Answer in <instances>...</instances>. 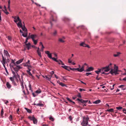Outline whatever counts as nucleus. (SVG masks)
<instances>
[{
    "label": "nucleus",
    "instance_id": "obj_1",
    "mask_svg": "<svg viewBox=\"0 0 126 126\" xmlns=\"http://www.w3.org/2000/svg\"><path fill=\"white\" fill-rule=\"evenodd\" d=\"M89 119V118L88 115L83 117V121L81 123L82 126H87L88 125V121Z\"/></svg>",
    "mask_w": 126,
    "mask_h": 126
},
{
    "label": "nucleus",
    "instance_id": "obj_2",
    "mask_svg": "<svg viewBox=\"0 0 126 126\" xmlns=\"http://www.w3.org/2000/svg\"><path fill=\"white\" fill-rule=\"evenodd\" d=\"M72 71L77 70L78 71L81 72L84 71V66L82 65L81 68L79 69V68H71L69 67V70Z\"/></svg>",
    "mask_w": 126,
    "mask_h": 126
},
{
    "label": "nucleus",
    "instance_id": "obj_3",
    "mask_svg": "<svg viewBox=\"0 0 126 126\" xmlns=\"http://www.w3.org/2000/svg\"><path fill=\"white\" fill-rule=\"evenodd\" d=\"M28 118L30 120L32 121L33 124H35L37 123V119L35 118L33 115L32 116H29L28 117Z\"/></svg>",
    "mask_w": 126,
    "mask_h": 126
},
{
    "label": "nucleus",
    "instance_id": "obj_4",
    "mask_svg": "<svg viewBox=\"0 0 126 126\" xmlns=\"http://www.w3.org/2000/svg\"><path fill=\"white\" fill-rule=\"evenodd\" d=\"M37 36L36 34H31L30 36V37L32 40V41L34 42V44L36 45L37 42V40H35L34 38Z\"/></svg>",
    "mask_w": 126,
    "mask_h": 126
},
{
    "label": "nucleus",
    "instance_id": "obj_5",
    "mask_svg": "<svg viewBox=\"0 0 126 126\" xmlns=\"http://www.w3.org/2000/svg\"><path fill=\"white\" fill-rule=\"evenodd\" d=\"M112 64L111 63H110V64L108 66L105 67H103L102 68V70H104L105 72H108L111 68V66Z\"/></svg>",
    "mask_w": 126,
    "mask_h": 126
},
{
    "label": "nucleus",
    "instance_id": "obj_6",
    "mask_svg": "<svg viewBox=\"0 0 126 126\" xmlns=\"http://www.w3.org/2000/svg\"><path fill=\"white\" fill-rule=\"evenodd\" d=\"M17 21H19V22L18 23H16L17 26L19 28V27H20L21 28V27H22V25L21 23V20L20 19L19 17H17Z\"/></svg>",
    "mask_w": 126,
    "mask_h": 126
},
{
    "label": "nucleus",
    "instance_id": "obj_7",
    "mask_svg": "<svg viewBox=\"0 0 126 126\" xmlns=\"http://www.w3.org/2000/svg\"><path fill=\"white\" fill-rule=\"evenodd\" d=\"M2 60L1 61V62L3 66H4L6 63V59L4 57L3 54L2 55Z\"/></svg>",
    "mask_w": 126,
    "mask_h": 126
},
{
    "label": "nucleus",
    "instance_id": "obj_8",
    "mask_svg": "<svg viewBox=\"0 0 126 126\" xmlns=\"http://www.w3.org/2000/svg\"><path fill=\"white\" fill-rule=\"evenodd\" d=\"M46 54L47 55L48 57L49 58L51 59L52 58V55L51 53H50L49 51H45Z\"/></svg>",
    "mask_w": 126,
    "mask_h": 126
},
{
    "label": "nucleus",
    "instance_id": "obj_9",
    "mask_svg": "<svg viewBox=\"0 0 126 126\" xmlns=\"http://www.w3.org/2000/svg\"><path fill=\"white\" fill-rule=\"evenodd\" d=\"M56 15V14H54L50 18V19L52 21H56V19H54V16H55ZM51 25L52 26V23L51 21H50V22Z\"/></svg>",
    "mask_w": 126,
    "mask_h": 126
},
{
    "label": "nucleus",
    "instance_id": "obj_10",
    "mask_svg": "<svg viewBox=\"0 0 126 126\" xmlns=\"http://www.w3.org/2000/svg\"><path fill=\"white\" fill-rule=\"evenodd\" d=\"M3 53L4 55L6 56L7 58H9L10 57V56L7 50H4V51Z\"/></svg>",
    "mask_w": 126,
    "mask_h": 126
},
{
    "label": "nucleus",
    "instance_id": "obj_11",
    "mask_svg": "<svg viewBox=\"0 0 126 126\" xmlns=\"http://www.w3.org/2000/svg\"><path fill=\"white\" fill-rule=\"evenodd\" d=\"M43 77L44 78H45L47 80H48L49 81H50V80L51 78L52 77L51 76H50V75H47V76H45V77L43 76Z\"/></svg>",
    "mask_w": 126,
    "mask_h": 126
},
{
    "label": "nucleus",
    "instance_id": "obj_12",
    "mask_svg": "<svg viewBox=\"0 0 126 126\" xmlns=\"http://www.w3.org/2000/svg\"><path fill=\"white\" fill-rule=\"evenodd\" d=\"M94 69V68L91 67H89L88 69L86 70L85 71L86 72H89L93 70Z\"/></svg>",
    "mask_w": 126,
    "mask_h": 126
},
{
    "label": "nucleus",
    "instance_id": "obj_13",
    "mask_svg": "<svg viewBox=\"0 0 126 126\" xmlns=\"http://www.w3.org/2000/svg\"><path fill=\"white\" fill-rule=\"evenodd\" d=\"M26 47L27 48L28 50H29L31 46V44L29 42L28 44H25Z\"/></svg>",
    "mask_w": 126,
    "mask_h": 126
},
{
    "label": "nucleus",
    "instance_id": "obj_14",
    "mask_svg": "<svg viewBox=\"0 0 126 126\" xmlns=\"http://www.w3.org/2000/svg\"><path fill=\"white\" fill-rule=\"evenodd\" d=\"M61 67H62V68H63L68 70L69 71H70V70H69V66H66V65H64V66H61Z\"/></svg>",
    "mask_w": 126,
    "mask_h": 126
},
{
    "label": "nucleus",
    "instance_id": "obj_15",
    "mask_svg": "<svg viewBox=\"0 0 126 126\" xmlns=\"http://www.w3.org/2000/svg\"><path fill=\"white\" fill-rule=\"evenodd\" d=\"M6 85L7 88L8 89H10L11 87V85L8 82H7Z\"/></svg>",
    "mask_w": 126,
    "mask_h": 126
},
{
    "label": "nucleus",
    "instance_id": "obj_16",
    "mask_svg": "<svg viewBox=\"0 0 126 126\" xmlns=\"http://www.w3.org/2000/svg\"><path fill=\"white\" fill-rule=\"evenodd\" d=\"M18 17H19L18 16H15V17L13 16H12V17L14 18V19H15V20H14V21L16 23L17 22V21H18L17 20V18Z\"/></svg>",
    "mask_w": 126,
    "mask_h": 126
},
{
    "label": "nucleus",
    "instance_id": "obj_17",
    "mask_svg": "<svg viewBox=\"0 0 126 126\" xmlns=\"http://www.w3.org/2000/svg\"><path fill=\"white\" fill-rule=\"evenodd\" d=\"M77 100L79 101V103L80 102L82 103H84V100L82 99H80L79 98H77Z\"/></svg>",
    "mask_w": 126,
    "mask_h": 126
},
{
    "label": "nucleus",
    "instance_id": "obj_18",
    "mask_svg": "<svg viewBox=\"0 0 126 126\" xmlns=\"http://www.w3.org/2000/svg\"><path fill=\"white\" fill-rule=\"evenodd\" d=\"M23 60V59H21L20 60L16 62V63L17 64H19L21 63Z\"/></svg>",
    "mask_w": 126,
    "mask_h": 126
},
{
    "label": "nucleus",
    "instance_id": "obj_19",
    "mask_svg": "<svg viewBox=\"0 0 126 126\" xmlns=\"http://www.w3.org/2000/svg\"><path fill=\"white\" fill-rule=\"evenodd\" d=\"M121 54V53L120 52H117L116 54H115L113 55V56L114 57H117L119 56Z\"/></svg>",
    "mask_w": 126,
    "mask_h": 126
},
{
    "label": "nucleus",
    "instance_id": "obj_20",
    "mask_svg": "<svg viewBox=\"0 0 126 126\" xmlns=\"http://www.w3.org/2000/svg\"><path fill=\"white\" fill-rule=\"evenodd\" d=\"M20 85L21 86L22 88V89H24V86L23 85V80H20Z\"/></svg>",
    "mask_w": 126,
    "mask_h": 126
},
{
    "label": "nucleus",
    "instance_id": "obj_21",
    "mask_svg": "<svg viewBox=\"0 0 126 126\" xmlns=\"http://www.w3.org/2000/svg\"><path fill=\"white\" fill-rule=\"evenodd\" d=\"M8 38V40L10 41H11L12 40V37L10 36H8L6 37Z\"/></svg>",
    "mask_w": 126,
    "mask_h": 126
},
{
    "label": "nucleus",
    "instance_id": "obj_22",
    "mask_svg": "<svg viewBox=\"0 0 126 126\" xmlns=\"http://www.w3.org/2000/svg\"><path fill=\"white\" fill-rule=\"evenodd\" d=\"M59 84L62 87L65 86L66 87H67V86L64 84L62 83V82H59Z\"/></svg>",
    "mask_w": 126,
    "mask_h": 126
},
{
    "label": "nucleus",
    "instance_id": "obj_23",
    "mask_svg": "<svg viewBox=\"0 0 126 126\" xmlns=\"http://www.w3.org/2000/svg\"><path fill=\"white\" fill-rule=\"evenodd\" d=\"M27 72L30 76H31L32 78H34V76L32 75L30 71H27Z\"/></svg>",
    "mask_w": 126,
    "mask_h": 126
},
{
    "label": "nucleus",
    "instance_id": "obj_24",
    "mask_svg": "<svg viewBox=\"0 0 126 126\" xmlns=\"http://www.w3.org/2000/svg\"><path fill=\"white\" fill-rule=\"evenodd\" d=\"M80 46H83L84 47H86V44L84 42H82L80 44Z\"/></svg>",
    "mask_w": 126,
    "mask_h": 126
},
{
    "label": "nucleus",
    "instance_id": "obj_25",
    "mask_svg": "<svg viewBox=\"0 0 126 126\" xmlns=\"http://www.w3.org/2000/svg\"><path fill=\"white\" fill-rule=\"evenodd\" d=\"M40 51H39L38 50H37V52L38 54V55L40 57H41L42 56L41 55V53L40 52Z\"/></svg>",
    "mask_w": 126,
    "mask_h": 126
},
{
    "label": "nucleus",
    "instance_id": "obj_26",
    "mask_svg": "<svg viewBox=\"0 0 126 126\" xmlns=\"http://www.w3.org/2000/svg\"><path fill=\"white\" fill-rule=\"evenodd\" d=\"M8 10L9 11L10 10V0H9L8 2Z\"/></svg>",
    "mask_w": 126,
    "mask_h": 126
},
{
    "label": "nucleus",
    "instance_id": "obj_27",
    "mask_svg": "<svg viewBox=\"0 0 126 126\" xmlns=\"http://www.w3.org/2000/svg\"><path fill=\"white\" fill-rule=\"evenodd\" d=\"M101 102V101L100 100H96L93 103H95V104H97Z\"/></svg>",
    "mask_w": 126,
    "mask_h": 126
},
{
    "label": "nucleus",
    "instance_id": "obj_28",
    "mask_svg": "<svg viewBox=\"0 0 126 126\" xmlns=\"http://www.w3.org/2000/svg\"><path fill=\"white\" fill-rule=\"evenodd\" d=\"M98 70H96L95 71V72L97 74H99V73L101 71V69H98Z\"/></svg>",
    "mask_w": 126,
    "mask_h": 126
},
{
    "label": "nucleus",
    "instance_id": "obj_29",
    "mask_svg": "<svg viewBox=\"0 0 126 126\" xmlns=\"http://www.w3.org/2000/svg\"><path fill=\"white\" fill-rule=\"evenodd\" d=\"M114 110L112 109H110L107 110H106L108 112H114Z\"/></svg>",
    "mask_w": 126,
    "mask_h": 126
},
{
    "label": "nucleus",
    "instance_id": "obj_30",
    "mask_svg": "<svg viewBox=\"0 0 126 126\" xmlns=\"http://www.w3.org/2000/svg\"><path fill=\"white\" fill-rule=\"evenodd\" d=\"M41 92V91L40 89H39L38 90H36L35 91V93H36L39 94Z\"/></svg>",
    "mask_w": 126,
    "mask_h": 126
},
{
    "label": "nucleus",
    "instance_id": "obj_31",
    "mask_svg": "<svg viewBox=\"0 0 126 126\" xmlns=\"http://www.w3.org/2000/svg\"><path fill=\"white\" fill-rule=\"evenodd\" d=\"M12 67L13 68V69L15 71H16V72H18L19 70H18V69L16 67V66L15 67H14L13 66H12Z\"/></svg>",
    "mask_w": 126,
    "mask_h": 126
},
{
    "label": "nucleus",
    "instance_id": "obj_32",
    "mask_svg": "<svg viewBox=\"0 0 126 126\" xmlns=\"http://www.w3.org/2000/svg\"><path fill=\"white\" fill-rule=\"evenodd\" d=\"M25 109L27 111V112L29 113H32V111L31 110H30L29 109H28L27 108H25Z\"/></svg>",
    "mask_w": 126,
    "mask_h": 126
},
{
    "label": "nucleus",
    "instance_id": "obj_33",
    "mask_svg": "<svg viewBox=\"0 0 126 126\" xmlns=\"http://www.w3.org/2000/svg\"><path fill=\"white\" fill-rule=\"evenodd\" d=\"M37 106L43 107L44 106L43 104L42 103H38L36 104Z\"/></svg>",
    "mask_w": 126,
    "mask_h": 126
},
{
    "label": "nucleus",
    "instance_id": "obj_34",
    "mask_svg": "<svg viewBox=\"0 0 126 126\" xmlns=\"http://www.w3.org/2000/svg\"><path fill=\"white\" fill-rule=\"evenodd\" d=\"M22 29L23 31H27V29L25 27V26L24 25L23 27L22 26V27L21 28Z\"/></svg>",
    "mask_w": 126,
    "mask_h": 126
},
{
    "label": "nucleus",
    "instance_id": "obj_35",
    "mask_svg": "<svg viewBox=\"0 0 126 126\" xmlns=\"http://www.w3.org/2000/svg\"><path fill=\"white\" fill-rule=\"evenodd\" d=\"M51 59H52L53 60L55 61L56 62H58V60H57L54 57H52Z\"/></svg>",
    "mask_w": 126,
    "mask_h": 126
},
{
    "label": "nucleus",
    "instance_id": "obj_36",
    "mask_svg": "<svg viewBox=\"0 0 126 126\" xmlns=\"http://www.w3.org/2000/svg\"><path fill=\"white\" fill-rule=\"evenodd\" d=\"M114 70L113 69H111L110 72V73L112 75L114 73Z\"/></svg>",
    "mask_w": 126,
    "mask_h": 126
},
{
    "label": "nucleus",
    "instance_id": "obj_37",
    "mask_svg": "<svg viewBox=\"0 0 126 126\" xmlns=\"http://www.w3.org/2000/svg\"><path fill=\"white\" fill-rule=\"evenodd\" d=\"M57 63L60 64H61L62 63H63L62 61L60 60H58V62H57Z\"/></svg>",
    "mask_w": 126,
    "mask_h": 126
},
{
    "label": "nucleus",
    "instance_id": "obj_38",
    "mask_svg": "<svg viewBox=\"0 0 126 126\" xmlns=\"http://www.w3.org/2000/svg\"><path fill=\"white\" fill-rule=\"evenodd\" d=\"M27 33H23L22 34V35L24 37H27Z\"/></svg>",
    "mask_w": 126,
    "mask_h": 126
},
{
    "label": "nucleus",
    "instance_id": "obj_39",
    "mask_svg": "<svg viewBox=\"0 0 126 126\" xmlns=\"http://www.w3.org/2000/svg\"><path fill=\"white\" fill-rule=\"evenodd\" d=\"M49 119L50 120L52 121H54V118H53L52 116H51L49 117Z\"/></svg>",
    "mask_w": 126,
    "mask_h": 126
},
{
    "label": "nucleus",
    "instance_id": "obj_40",
    "mask_svg": "<svg viewBox=\"0 0 126 126\" xmlns=\"http://www.w3.org/2000/svg\"><path fill=\"white\" fill-rule=\"evenodd\" d=\"M9 119L10 120V121H12V115H10L9 117Z\"/></svg>",
    "mask_w": 126,
    "mask_h": 126
},
{
    "label": "nucleus",
    "instance_id": "obj_41",
    "mask_svg": "<svg viewBox=\"0 0 126 126\" xmlns=\"http://www.w3.org/2000/svg\"><path fill=\"white\" fill-rule=\"evenodd\" d=\"M3 108L1 109V116H3Z\"/></svg>",
    "mask_w": 126,
    "mask_h": 126
},
{
    "label": "nucleus",
    "instance_id": "obj_42",
    "mask_svg": "<svg viewBox=\"0 0 126 126\" xmlns=\"http://www.w3.org/2000/svg\"><path fill=\"white\" fill-rule=\"evenodd\" d=\"M92 74L91 73H86V75L87 76L89 75H92Z\"/></svg>",
    "mask_w": 126,
    "mask_h": 126
},
{
    "label": "nucleus",
    "instance_id": "obj_43",
    "mask_svg": "<svg viewBox=\"0 0 126 126\" xmlns=\"http://www.w3.org/2000/svg\"><path fill=\"white\" fill-rule=\"evenodd\" d=\"M116 109L118 110H119L122 109V107H121L119 106L116 107Z\"/></svg>",
    "mask_w": 126,
    "mask_h": 126
},
{
    "label": "nucleus",
    "instance_id": "obj_44",
    "mask_svg": "<svg viewBox=\"0 0 126 126\" xmlns=\"http://www.w3.org/2000/svg\"><path fill=\"white\" fill-rule=\"evenodd\" d=\"M10 80H11L12 82H13V81H14V78L12 77H10Z\"/></svg>",
    "mask_w": 126,
    "mask_h": 126
},
{
    "label": "nucleus",
    "instance_id": "obj_45",
    "mask_svg": "<svg viewBox=\"0 0 126 126\" xmlns=\"http://www.w3.org/2000/svg\"><path fill=\"white\" fill-rule=\"evenodd\" d=\"M68 119H69L70 121H71L72 120V117L71 116H70L69 117Z\"/></svg>",
    "mask_w": 126,
    "mask_h": 126
},
{
    "label": "nucleus",
    "instance_id": "obj_46",
    "mask_svg": "<svg viewBox=\"0 0 126 126\" xmlns=\"http://www.w3.org/2000/svg\"><path fill=\"white\" fill-rule=\"evenodd\" d=\"M59 41L61 42H64V41L61 38H60L59 39Z\"/></svg>",
    "mask_w": 126,
    "mask_h": 126
},
{
    "label": "nucleus",
    "instance_id": "obj_47",
    "mask_svg": "<svg viewBox=\"0 0 126 126\" xmlns=\"http://www.w3.org/2000/svg\"><path fill=\"white\" fill-rule=\"evenodd\" d=\"M64 20L65 21H69V19L67 18H65L64 19Z\"/></svg>",
    "mask_w": 126,
    "mask_h": 126
},
{
    "label": "nucleus",
    "instance_id": "obj_48",
    "mask_svg": "<svg viewBox=\"0 0 126 126\" xmlns=\"http://www.w3.org/2000/svg\"><path fill=\"white\" fill-rule=\"evenodd\" d=\"M29 90H31V91H32V90L31 89V85L30 84H29Z\"/></svg>",
    "mask_w": 126,
    "mask_h": 126
},
{
    "label": "nucleus",
    "instance_id": "obj_49",
    "mask_svg": "<svg viewBox=\"0 0 126 126\" xmlns=\"http://www.w3.org/2000/svg\"><path fill=\"white\" fill-rule=\"evenodd\" d=\"M12 73L13 74L14 76V77H16V75L15 74V72H14V71H12Z\"/></svg>",
    "mask_w": 126,
    "mask_h": 126
},
{
    "label": "nucleus",
    "instance_id": "obj_50",
    "mask_svg": "<svg viewBox=\"0 0 126 126\" xmlns=\"http://www.w3.org/2000/svg\"><path fill=\"white\" fill-rule=\"evenodd\" d=\"M16 66V67L18 69V70L21 68V67L19 65H17Z\"/></svg>",
    "mask_w": 126,
    "mask_h": 126
},
{
    "label": "nucleus",
    "instance_id": "obj_51",
    "mask_svg": "<svg viewBox=\"0 0 126 126\" xmlns=\"http://www.w3.org/2000/svg\"><path fill=\"white\" fill-rule=\"evenodd\" d=\"M57 33V32L55 30L53 33V35L54 36H55L56 34Z\"/></svg>",
    "mask_w": 126,
    "mask_h": 126
},
{
    "label": "nucleus",
    "instance_id": "obj_52",
    "mask_svg": "<svg viewBox=\"0 0 126 126\" xmlns=\"http://www.w3.org/2000/svg\"><path fill=\"white\" fill-rule=\"evenodd\" d=\"M42 47L41 48V50H40V51H43V49L44 48V46L43 45H42Z\"/></svg>",
    "mask_w": 126,
    "mask_h": 126
},
{
    "label": "nucleus",
    "instance_id": "obj_53",
    "mask_svg": "<svg viewBox=\"0 0 126 126\" xmlns=\"http://www.w3.org/2000/svg\"><path fill=\"white\" fill-rule=\"evenodd\" d=\"M79 91L81 92L82 91H85V90L84 89H81V88H80L79 89Z\"/></svg>",
    "mask_w": 126,
    "mask_h": 126
},
{
    "label": "nucleus",
    "instance_id": "obj_54",
    "mask_svg": "<svg viewBox=\"0 0 126 126\" xmlns=\"http://www.w3.org/2000/svg\"><path fill=\"white\" fill-rule=\"evenodd\" d=\"M123 112L124 113L126 114V112L125 111H126V110L125 109H123Z\"/></svg>",
    "mask_w": 126,
    "mask_h": 126
},
{
    "label": "nucleus",
    "instance_id": "obj_55",
    "mask_svg": "<svg viewBox=\"0 0 126 126\" xmlns=\"http://www.w3.org/2000/svg\"><path fill=\"white\" fill-rule=\"evenodd\" d=\"M12 83L14 86H16V83L15 82V81H13V82H12Z\"/></svg>",
    "mask_w": 126,
    "mask_h": 126
},
{
    "label": "nucleus",
    "instance_id": "obj_56",
    "mask_svg": "<svg viewBox=\"0 0 126 126\" xmlns=\"http://www.w3.org/2000/svg\"><path fill=\"white\" fill-rule=\"evenodd\" d=\"M4 66V68L5 69V71H6V73H7L8 74V72L7 71V69H6V67L5 66V65H4V66Z\"/></svg>",
    "mask_w": 126,
    "mask_h": 126
},
{
    "label": "nucleus",
    "instance_id": "obj_57",
    "mask_svg": "<svg viewBox=\"0 0 126 126\" xmlns=\"http://www.w3.org/2000/svg\"><path fill=\"white\" fill-rule=\"evenodd\" d=\"M118 71L114 70V73L115 75H116V74H117V73L118 72Z\"/></svg>",
    "mask_w": 126,
    "mask_h": 126
},
{
    "label": "nucleus",
    "instance_id": "obj_58",
    "mask_svg": "<svg viewBox=\"0 0 126 126\" xmlns=\"http://www.w3.org/2000/svg\"><path fill=\"white\" fill-rule=\"evenodd\" d=\"M28 38H27L26 39L25 41V42H24V43L25 44H27V43L28 42Z\"/></svg>",
    "mask_w": 126,
    "mask_h": 126
},
{
    "label": "nucleus",
    "instance_id": "obj_59",
    "mask_svg": "<svg viewBox=\"0 0 126 126\" xmlns=\"http://www.w3.org/2000/svg\"><path fill=\"white\" fill-rule=\"evenodd\" d=\"M77 96L78 97L81 98V96L80 95V93H78L77 95Z\"/></svg>",
    "mask_w": 126,
    "mask_h": 126
},
{
    "label": "nucleus",
    "instance_id": "obj_60",
    "mask_svg": "<svg viewBox=\"0 0 126 126\" xmlns=\"http://www.w3.org/2000/svg\"><path fill=\"white\" fill-rule=\"evenodd\" d=\"M125 86V85H121L118 86L119 88H122L123 87Z\"/></svg>",
    "mask_w": 126,
    "mask_h": 126
},
{
    "label": "nucleus",
    "instance_id": "obj_61",
    "mask_svg": "<svg viewBox=\"0 0 126 126\" xmlns=\"http://www.w3.org/2000/svg\"><path fill=\"white\" fill-rule=\"evenodd\" d=\"M54 73V72L53 71H52L51 72H50V74L51 75H53Z\"/></svg>",
    "mask_w": 126,
    "mask_h": 126
},
{
    "label": "nucleus",
    "instance_id": "obj_62",
    "mask_svg": "<svg viewBox=\"0 0 126 126\" xmlns=\"http://www.w3.org/2000/svg\"><path fill=\"white\" fill-rule=\"evenodd\" d=\"M66 99H67V100L69 101L70 102H71V100L70 99V98H69L68 97H67L66 98Z\"/></svg>",
    "mask_w": 126,
    "mask_h": 126
},
{
    "label": "nucleus",
    "instance_id": "obj_63",
    "mask_svg": "<svg viewBox=\"0 0 126 126\" xmlns=\"http://www.w3.org/2000/svg\"><path fill=\"white\" fill-rule=\"evenodd\" d=\"M4 102L6 104L9 102L7 100H4Z\"/></svg>",
    "mask_w": 126,
    "mask_h": 126
},
{
    "label": "nucleus",
    "instance_id": "obj_64",
    "mask_svg": "<svg viewBox=\"0 0 126 126\" xmlns=\"http://www.w3.org/2000/svg\"><path fill=\"white\" fill-rule=\"evenodd\" d=\"M62 78H63V79L64 80H66V81H67V79H66V78H64V77H63V76H62Z\"/></svg>",
    "mask_w": 126,
    "mask_h": 126
}]
</instances>
